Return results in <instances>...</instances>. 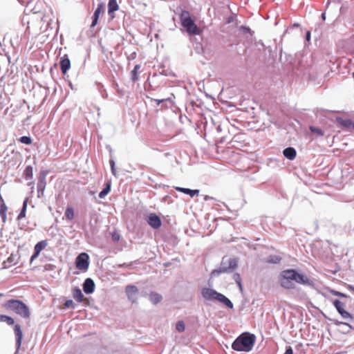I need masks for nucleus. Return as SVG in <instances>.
Returning <instances> with one entry per match:
<instances>
[{
	"instance_id": "1",
	"label": "nucleus",
	"mask_w": 354,
	"mask_h": 354,
	"mask_svg": "<svg viewBox=\"0 0 354 354\" xmlns=\"http://www.w3.org/2000/svg\"><path fill=\"white\" fill-rule=\"evenodd\" d=\"M281 286L286 289L295 288V283L301 285L309 284L308 278L295 269L283 270L279 275Z\"/></svg>"
},
{
	"instance_id": "2",
	"label": "nucleus",
	"mask_w": 354,
	"mask_h": 354,
	"mask_svg": "<svg viewBox=\"0 0 354 354\" xmlns=\"http://www.w3.org/2000/svg\"><path fill=\"white\" fill-rule=\"evenodd\" d=\"M256 337L249 333H243L232 343V348L237 351L249 352L255 343Z\"/></svg>"
},
{
	"instance_id": "3",
	"label": "nucleus",
	"mask_w": 354,
	"mask_h": 354,
	"mask_svg": "<svg viewBox=\"0 0 354 354\" xmlns=\"http://www.w3.org/2000/svg\"><path fill=\"white\" fill-rule=\"evenodd\" d=\"M3 307L11 310L24 319H28L30 312L28 306L21 300L9 299L3 304Z\"/></svg>"
},
{
	"instance_id": "4",
	"label": "nucleus",
	"mask_w": 354,
	"mask_h": 354,
	"mask_svg": "<svg viewBox=\"0 0 354 354\" xmlns=\"http://www.w3.org/2000/svg\"><path fill=\"white\" fill-rule=\"evenodd\" d=\"M181 26L186 30L190 35H200L201 30L194 20L191 18L190 14L187 10L182 11L180 15Z\"/></svg>"
},
{
	"instance_id": "5",
	"label": "nucleus",
	"mask_w": 354,
	"mask_h": 354,
	"mask_svg": "<svg viewBox=\"0 0 354 354\" xmlns=\"http://www.w3.org/2000/svg\"><path fill=\"white\" fill-rule=\"evenodd\" d=\"M201 294L206 300H216L224 304L229 308H233V304L228 298L213 289L205 288L202 290Z\"/></svg>"
},
{
	"instance_id": "6",
	"label": "nucleus",
	"mask_w": 354,
	"mask_h": 354,
	"mask_svg": "<svg viewBox=\"0 0 354 354\" xmlns=\"http://www.w3.org/2000/svg\"><path fill=\"white\" fill-rule=\"evenodd\" d=\"M89 257L85 252L80 253L75 259V266L78 270L86 272L89 266Z\"/></svg>"
},
{
	"instance_id": "7",
	"label": "nucleus",
	"mask_w": 354,
	"mask_h": 354,
	"mask_svg": "<svg viewBox=\"0 0 354 354\" xmlns=\"http://www.w3.org/2000/svg\"><path fill=\"white\" fill-rule=\"evenodd\" d=\"M237 267V261L236 259H230L229 261V266L227 268H220L218 270H214L212 272V277L217 276L221 273L229 272L234 270Z\"/></svg>"
},
{
	"instance_id": "8",
	"label": "nucleus",
	"mask_w": 354,
	"mask_h": 354,
	"mask_svg": "<svg viewBox=\"0 0 354 354\" xmlns=\"http://www.w3.org/2000/svg\"><path fill=\"white\" fill-rule=\"evenodd\" d=\"M147 223L153 229H158L162 224L161 220L156 214H150L147 216Z\"/></svg>"
},
{
	"instance_id": "9",
	"label": "nucleus",
	"mask_w": 354,
	"mask_h": 354,
	"mask_svg": "<svg viewBox=\"0 0 354 354\" xmlns=\"http://www.w3.org/2000/svg\"><path fill=\"white\" fill-rule=\"evenodd\" d=\"M47 241H41L38 242L34 248V254L30 258V263H32L35 259L38 257L41 250H43L47 246Z\"/></svg>"
},
{
	"instance_id": "10",
	"label": "nucleus",
	"mask_w": 354,
	"mask_h": 354,
	"mask_svg": "<svg viewBox=\"0 0 354 354\" xmlns=\"http://www.w3.org/2000/svg\"><path fill=\"white\" fill-rule=\"evenodd\" d=\"M125 292L127 295L129 299L132 302H136L137 295L138 293V289L135 286H127L125 288Z\"/></svg>"
},
{
	"instance_id": "11",
	"label": "nucleus",
	"mask_w": 354,
	"mask_h": 354,
	"mask_svg": "<svg viewBox=\"0 0 354 354\" xmlns=\"http://www.w3.org/2000/svg\"><path fill=\"white\" fill-rule=\"evenodd\" d=\"M104 3H100L98 4L97 9L95 10L93 16V21L91 23V27L93 28L97 24L99 17L100 14L104 13Z\"/></svg>"
},
{
	"instance_id": "12",
	"label": "nucleus",
	"mask_w": 354,
	"mask_h": 354,
	"mask_svg": "<svg viewBox=\"0 0 354 354\" xmlns=\"http://www.w3.org/2000/svg\"><path fill=\"white\" fill-rule=\"evenodd\" d=\"M59 65L62 73L66 74L71 67V61L66 54L61 57Z\"/></svg>"
},
{
	"instance_id": "13",
	"label": "nucleus",
	"mask_w": 354,
	"mask_h": 354,
	"mask_svg": "<svg viewBox=\"0 0 354 354\" xmlns=\"http://www.w3.org/2000/svg\"><path fill=\"white\" fill-rule=\"evenodd\" d=\"M46 186V181L45 176L39 177L37 182V196L39 198L43 196Z\"/></svg>"
},
{
	"instance_id": "14",
	"label": "nucleus",
	"mask_w": 354,
	"mask_h": 354,
	"mask_svg": "<svg viewBox=\"0 0 354 354\" xmlns=\"http://www.w3.org/2000/svg\"><path fill=\"white\" fill-rule=\"evenodd\" d=\"M94 289H95V283H94L93 281L90 278L86 279L84 281V284H83V290H84V292H86V294L93 293L94 291Z\"/></svg>"
},
{
	"instance_id": "15",
	"label": "nucleus",
	"mask_w": 354,
	"mask_h": 354,
	"mask_svg": "<svg viewBox=\"0 0 354 354\" xmlns=\"http://www.w3.org/2000/svg\"><path fill=\"white\" fill-rule=\"evenodd\" d=\"M14 331L16 337V345L17 348H19L21 346L23 338L21 326L19 324H16L14 328Z\"/></svg>"
},
{
	"instance_id": "16",
	"label": "nucleus",
	"mask_w": 354,
	"mask_h": 354,
	"mask_svg": "<svg viewBox=\"0 0 354 354\" xmlns=\"http://www.w3.org/2000/svg\"><path fill=\"white\" fill-rule=\"evenodd\" d=\"M8 210V207L0 194V216L2 218V222L5 223L7 221L6 212Z\"/></svg>"
},
{
	"instance_id": "17",
	"label": "nucleus",
	"mask_w": 354,
	"mask_h": 354,
	"mask_svg": "<svg viewBox=\"0 0 354 354\" xmlns=\"http://www.w3.org/2000/svg\"><path fill=\"white\" fill-rule=\"evenodd\" d=\"M283 156L290 160H292L296 158L297 152L296 150L293 147H287L283 151Z\"/></svg>"
},
{
	"instance_id": "18",
	"label": "nucleus",
	"mask_w": 354,
	"mask_h": 354,
	"mask_svg": "<svg viewBox=\"0 0 354 354\" xmlns=\"http://www.w3.org/2000/svg\"><path fill=\"white\" fill-rule=\"evenodd\" d=\"M175 189L180 192L189 195L191 197H194V196L198 195L199 193L198 189H190L188 188H184V187H176Z\"/></svg>"
},
{
	"instance_id": "19",
	"label": "nucleus",
	"mask_w": 354,
	"mask_h": 354,
	"mask_svg": "<svg viewBox=\"0 0 354 354\" xmlns=\"http://www.w3.org/2000/svg\"><path fill=\"white\" fill-rule=\"evenodd\" d=\"M336 120L341 126L344 127L354 129V123L350 119L337 118Z\"/></svg>"
},
{
	"instance_id": "20",
	"label": "nucleus",
	"mask_w": 354,
	"mask_h": 354,
	"mask_svg": "<svg viewBox=\"0 0 354 354\" xmlns=\"http://www.w3.org/2000/svg\"><path fill=\"white\" fill-rule=\"evenodd\" d=\"M73 297L78 302H82L84 299V296L82 292V290L78 288H73Z\"/></svg>"
},
{
	"instance_id": "21",
	"label": "nucleus",
	"mask_w": 354,
	"mask_h": 354,
	"mask_svg": "<svg viewBox=\"0 0 354 354\" xmlns=\"http://www.w3.org/2000/svg\"><path fill=\"white\" fill-rule=\"evenodd\" d=\"M119 9V6L117 3V0H109L108 3V12L111 15L115 11Z\"/></svg>"
},
{
	"instance_id": "22",
	"label": "nucleus",
	"mask_w": 354,
	"mask_h": 354,
	"mask_svg": "<svg viewBox=\"0 0 354 354\" xmlns=\"http://www.w3.org/2000/svg\"><path fill=\"white\" fill-rule=\"evenodd\" d=\"M162 299V296L157 292H151L149 294V299L151 302L153 303V304H158L159 302L161 301Z\"/></svg>"
},
{
	"instance_id": "23",
	"label": "nucleus",
	"mask_w": 354,
	"mask_h": 354,
	"mask_svg": "<svg viewBox=\"0 0 354 354\" xmlns=\"http://www.w3.org/2000/svg\"><path fill=\"white\" fill-rule=\"evenodd\" d=\"M140 68V66L137 64L134 66L133 70L131 72V80L133 82H136L137 80H138V79H139L138 71H139Z\"/></svg>"
},
{
	"instance_id": "24",
	"label": "nucleus",
	"mask_w": 354,
	"mask_h": 354,
	"mask_svg": "<svg viewBox=\"0 0 354 354\" xmlns=\"http://www.w3.org/2000/svg\"><path fill=\"white\" fill-rule=\"evenodd\" d=\"M28 198H26L25 201H24L23 207L21 210V212L19 213V214L17 216V220H21L26 216V209H27V206H28Z\"/></svg>"
},
{
	"instance_id": "25",
	"label": "nucleus",
	"mask_w": 354,
	"mask_h": 354,
	"mask_svg": "<svg viewBox=\"0 0 354 354\" xmlns=\"http://www.w3.org/2000/svg\"><path fill=\"white\" fill-rule=\"evenodd\" d=\"M64 215L68 221H72L74 218L73 208L68 206L65 210Z\"/></svg>"
},
{
	"instance_id": "26",
	"label": "nucleus",
	"mask_w": 354,
	"mask_h": 354,
	"mask_svg": "<svg viewBox=\"0 0 354 354\" xmlns=\"http://www.w3.org/2000/svg\"><path fill=\"white\" fill-rule=\"evenodd\" d=\"M0 322H6L9 326H12L15 323L12 317L5 315H0Z\"/></svg>"
},
{
	"instance_id": "27",
	"label": "nucleus",
	"mask_w": 354,
	"mask_h": 354,
	"mask_svg": "<svg viewBox=\"0 0 354 354\" xmlns=\"http://www.w3.org/2000/svg\"><path fill=\"white\" fill-rule=\"evenodd\" d=\"M111 191V183L109 182L106 183L105 188L103 189L99 194V197L100 198H104L106 195H107Z\"/></svg>"
},
{
	"instance_id": "28",
	"label": "nucleus",
	"mask_w": 354,
	"mask_h": 354,
	"mask_svg": "<svg viewBox=\"0 0 354 354\" xmlns=\"http://www.w3.org/2000/svg\"><path fill=\"white\" fill-rule=\"evenodd\" d=\"M333 304L339 314H340V312H343L345 310H344L345 304L343 302H342L339 300H335L333 301Z\"/></svg>"
},
{
	"instance_id": "29",
	"label": "nucleus",
	"mask_w": 354,
	"mask_h": 354,
	"mask_svg": "<svg viewBox=\"0 0 354 354\" xmlns=\"http://www.w3.org/2000/svg\"><path fill=\"white\" fill-rule=\"evenodd\" d=\"M310 130L311 131V132L316 133L317 135H318L319 136H324V131L319 128H317V127H315L313 126H310Z\"/></svg>"
},
{
	"instance_id": "30",
	"label": "nucleus",
	"mask_w": 354,
	"mask_h": 354,
	"mask_svg": "<svg viewBox=\"0 0 354 354\" xmlns=\"http://www.w3.org/2000/svg\"><path fill=\"white\" fill-rule=\"evenodd\" d=\"M234 279L235 280L236 283L239 286L240 290H242L243 286H242V283H241V279L240 274L238 273H235L234 274Z\"/></svg>"
},
{
	"instance_id": "31",
	"label": "nucleus",
	"mask_w": 354,
	"mask_h": 354,
	"mask_svg": "<svg viewBox=\"0 0 354 354\" xmlns=\"http://www.w3.org/2000/svg\"><path fill=\"white\" fill-rule=\"evenodd\" d=\"M19 141L26 145H30L32 143V139L29 136H22L19 138Z\"/></svg>"
},
{
	"instance_id": "32",
	"label": "nucleus",
	"mask_w": 354,
	"mask_h": 354,
	"mask_svg": "<svg viewBox=\"0 0 354 354\" xmlns=\"http://www.w3.org/2000/svg\"><path fill=\"white\" fill-rule=\"evenodd\" d=\"M176 328L179 332H183L185 329V325L183 321H179L176 323Z\"/></svg>"
},
{
	"instance_id": "33",
	"label": "nucleus",
	"mask_w": 354,
	"mask_h": 354,
	"mask_svg": "<svg viewBox=\"0 0 354 354\" xmlns=\"http://www.w3.org/2000/svg\"><path fill=\"white\" fill-rule=\"evenodd\" d=\"M340 315H342V317L344 319H349V320H352L353 319L352 315L348 312H347L346 310H344L343 312H340Z\"/></svg>"
},
{
	"instance_id": "34",
	"label": "nucleus",
	"mask_w": 354,
	"mask_h": 354,
	"mask_svg": "<svg viewBox=\"0 0 354 354\" xmlns=\"http://www.w3.org/2000/svg\"><path fill=\"white\" fill-rule=\"evenodd\" d=\"M64 306H65V308H74V303H73V300L68 299V300L66 301V302L64 303Z\"/></svg>"
},
{
	"instance_id": "35",
	"label": "nucleus",
	"mask_w": 354,
	"mask_h": 354,
	"mask_svg": "<svg viewBox=\"0 0 354 354\" xmlns=\"http://www.w3.org/2000/svg\"><path fill=\"white\" fill-rule=\"evenodd\" d=\"M25 175H26V178L29 176H30V178L32 177V167H26V169L25 170Z\"/></svg>"
},
{
	"instance_id": "36",
	"label": "nucleus",
	"mask_w": 354,
	"mask_h": 354,
	"mask_svg": "<svg viewBox=\"0 0 354 354\" xmlns=\"http://www.w3.org/2000/svg\"><path fill=\"white\" fill-rule=\"evenodd\" d=\"M330 292L335 296H338V297H346V295L345 294L342 293L338 291H336V290H331Z\"/></svg>"
},
{
	"instance_id": "37",
	"label": "nucleus",
	"mask_w": 354,
	"mask_h": 354,
	"mask_svg": "<svg viewBox=\"0 0 354 354\" xmlns=\"http://www.w3.org/2000/svg\"><path fill=\"white\" fill-rule=\"evenodd\" d=\"M110 165H111V171L113 173V175L115 176V163H114V161L111 160H110Z\"/></svg>"
},
{
	"instance_id": "38",
	"label": "nucleus",
	"mask_w": 354,
	"mask_h": 354,
	"mask_svg": "<svg viewBox=\"0 0 354 354\" xmlns=\"http://www.w3.org/2000/svg\"><path fill=\"white\" fill-rule=\"evenodd\" d=\"M169 98H166V99H161V100H158V99H154L153 100V101H155L156 102V104L157 105H159L162 102L166 101V100H169Z\"/></svg>"
},
{
	"instance_id": "39",
	"label": "nucleus",
	"mask_w": 354,
	"mask_h": 354,
	"mask_svg": "<svg viewBox=\"0 0 354 354\" xmlns=\"http://www.w3.org/2000/svg\"><path fill=\"white\" fill-rule=\"evenodd\" d=\"M241 30H242L245 33L250 32V29L245 26H241Z\"/></svg>"
},
{
	"instance_id": "40",
	"label": "nucleus",
	"mask_w": 354,
	"mask_h": 354,
	"mask_svg": "<svg viewBox=\"0 0 354 354\" xmlns=\"http://www.w3.org/2000/svg\"><path fill=\"white\" fill-rule=\"evenodd\" d=\"M285 354H293V351L291 347L286 349Z\"/></svg>"
},
{
	"instance_id": "41",
	"label": "nucleus",
	"mask_w": 354,
	"mask_h": 354,
	"mask_svg": "<svg viewBox=\"0 0 354 354\" xmlns=\"http://www.w3.org/2000/svg\"><path fill=\"white\" fill-rule=\"evenodd\" d=\"M33 0H19V1L23 4H28Z\"/></svg>"
},
{
	"instance_id": "42",
	"label": "nucleus",
	"mask_w": 354,
	"mask_h": 354,
	"mask_svg": "<svg viewBox=\"0 0 354 354\" xmlns=\"http://www.w3.org/2000/svg\"><path fill=\"white\" fill-rule=\"evenodd\" d=\"M306 40H307L308 41H310V31H308V32H306Z\"/></svg>"
},
{
	"instance_id": "43",
	"label": "nucleus",
	"mask_w": 354,
	"mask_h": 354,
	"mask_svg": "<svg viewBox=\"0 0 354 354\" xmlns=\"http://www.w3.org/2000/svg\"><path fill=\"white\" fill-rule=\"evenodd\" d=\"M347 288H348V289L349 290H351V291H352L353 292H354V286H352V285H348Z\"/></svg>"
},
{
	"instance_id": "44",
	"label": "nucleus",
	"mask_w": 354,
	"mask_h": 354,
	"mask_svg": "<svg viewBox=\"0 0 354 354\" xmlns=\"http://www.w3.org/2000/svg\"><path fill=\"white\" fill-rule=\"evenodd\" d=\"M12 257H10L7 260V263L12 262ZM4 263H6V262H4Z\"/></svg>"
},
{
	"instance_id": "45",
	"label": "nucleus",
	"mask_w": 354,
	"mask_h": 354,
	"mask_svg": "<svg viewBox=\"0 0 354 354\" xmlns=\"http://www.w3.org/2000/svg\"><path fill=\"white\" fill-rule=\"evenodd\" d=\"M322 19H323L324 20H325V19H326V14H325V13H322Z\"/></svg>"
},
{
	"instance_id": "46",
	"label": "nucleus",
	"mask_w": 354,
	"mask_h": 354,
	"mask_svg": "<svg viewBox=\"0 0 354 354\" xmlns=\"http://www.w3.org/2000/svg\"><path fill=\"white\" fill-rule=\"evenodd\" d=\"M4 295L3 293H0V297H3Z\"/></svg>"
}]
</instances>
